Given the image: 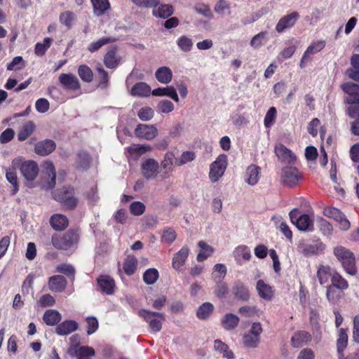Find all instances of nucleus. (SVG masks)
Returning <instances> with one entry per match:
<instances>
[{"mask_svg": "<svg viewBox=\"0 0 359 359\" xmlns=\"http://www.w3.org/2000/svg\"><path fill=\"white\" fill-rule=\"evenodd\" d=\"M341 87L346 94L344 102L350 104L346 109L348 115L352 118L359 117V85L347 82L343 83Z\"/></svg>", "mask_w": 359, "mask_h": 359, "instance_id": "nucleus-1", "label": "nucleus"}, {"mask_svg": "<svg viewBox=\"0 0 359 359\" xmlns=\"http://www.w3.org/2000/svg\"><path fill=\"white\" fill-rule=\"evenodd\" d=\"M334 254L341 263L347 273L352 276L356 273L355 257L350 250L344 247L338 246L334 248Z\"/></svg>", "mask_w": 359, "mask_h": 359, "instance_id": "nucleus-2", "label": "nucleus"}, {"mask_svg": "<svg viewBox=\"0 0 359 359\" xmlns=\"http://www.w3.org/2000/svg\"><path fill=\"white\" fill-rule=\"evenodd\" d=\"M13 165L19 166V169L24 178L29 182L34 180L39 174V166L34 161H24L22 157L13 159Z\"/></svg>", "mask_w": 359, "mask_h": 359, "instance_id": "nucleus-3", "label": "nucleus"}, {"mask_svg": "<svg viewBox=\"0 0 359 359\" xmlns=\"http://www.w3.org/2000/svg\"><path fill=\"white\" fill-rule=\"evenodd\" d=\"M290 218L297 228L303 231L312 232L314 231V222L308 215H300L299 210L293 209L290 211Z\"/></svg>", "mask_w": 359, "mask_h": 359, "instance_id": "nucleus-4", "label": "nucleus"}, {"mask_svg": "<svg viewBox=\"0 0 359 359\" xmlns=\"http://www.w3.org/2000/svg\"><path fill=\"white\" fill-rule=\"evenodd\" d=\"M228 165L226 154H220L210 166L209 178L212 182H217L224 174Z\"/></svg>", "mask_w": 359, "mask_h": 359, "instance_id": "nucleus-5", "label": "nucleus"}, {"mask_svg": "<svg viewBox=\"0 0 359 359\" xmlns=\"http://www.w3.org/2000/svg\"><path fill=\"white\" fill-rule=\"evenodd\" d=\"M139 314L149 324L154 332H159L162 328V323L165 320L163 313L154 312L148 310H140Z\"/></svg>", "mask_w": 359, "mask_h": 359, "instance_id": "nucleus-6", "label": "nucleus"}, {"mask_svg": "<svg viewBox=\"0 0 359 359\" xmlns=\"http://www.w3.org/2000/svg\"><path fill=\"white\" fill-rule=\"evenodd\" d=\"M78 238L79 236L76 232L69 231L62 236L53 235L52 236V243L57 249L69 250L77 243Z\"/></svg>", "mask_w": 359, "mask_h": 359, "instance_id": "nucleus-7", "label": "nucleus"}, {"mask_svg": "<svg viewBox=\"0 0 359 359\" xmlns=\"http://www.w3.org/2000/svg\"><path fill=\"white\" fill-rule=\"evenodd\" d=\"M141 173L147 180H154L161 173L159 163L154 158L144 160L141 165Z\"/></svg>", "mask_w": 359, "mask_h": 359, "instance_id": "nucleus-8", "label": "nucleus"}, {"mask_svg": "<svg viewBox=\"0 0 359 359\" xmlns=\"http://www.w3.org/2000/svg\"><path fill=\"white\" fill-rule=\"evenodd\" d=\"M262 327L259 323H252L250 329L243 337V344L248 348H256L260 341Z\"/></svg>", "mask_w": 359, "mask_h": 359, "instance_id": "nucleus-9", "label": "nucleus"}, {"mask_svg": "<svg viewBox=\"0 0 359 359\" xmlns=\"http://www.w3.org/2000/svg\"><path fill=\"white\" fill-rule=\"evenodd\" d=\"M301 178L298 170L292 166H287L282 169L280 173V182L282 184L292 187L296 185Z\"/></svg>", "mask_w": 359, "mask_h": 359, "instance_id": "nucleus-10", "label": "nucleus"}, {"mask_svg": "<svg viewBox=\"0 0 359 359\" xmlns=\"http://www.w3.org/2000/svg\"><path fill=\"white\" fill-rule=\"evenodd\" d=\"M299 18V15L296 11L283 15L278 21L275 27L276 31L281 34L287 29L293 27Z\"/></svg>", "mask_w": 359, "mask_h": 359, "instance_id": "nucleus-11", "label": "nucleus"}, {"mask_svg": "<svg viewBox=\"0 0 359 359\" xmlns=\"http://www.w3.org/2000/svg\"><path fill=\"white\" fill-rule=\"evenodd\" d=\"M54 198L69 209L74 208L78 203L77 199L74 197V190L72 188L62 189L58 194H55Z\"/></svg>", "mask_w": 359, "mask_h": 359, "instance_id": "nucleus-12", "label": "nucleus"}, {"mask_svg": "<svg viewBox=\"0 0 359 359\" xmlns=\"http://www.w3.org/2000/svg\"><path fill=\"white\" fill-rule=\"evenodd\" d=\"M136 137L147 140H151L158 135V129L154 125L138 124L135 130Z\"/></svg>", "mask_w": 359, "mask_h": 359, "instance_id": "nucleus-13", "label": "nucleus"}, {"mask_svg": "<svg viewBox=\"0 0 359 359\" xmlns=\"http://www.w3.org/2000/svg\"><path fill=\"white\" fill-rule=\"evenodd\" d=\"M68 353L71 356H75L77 358H84L93 356L95 352L92 347L79 346L76 344H72L68 350Z\"/></svg>", "mask_w": 359, "mask_h": 359, "instance_id": "nucleus-14", "label": "nucleus"}, {"mask_svg": "<svg viewBox=\"0 0 359 359\" xmlns=\"http://www.w3.org/2000/svg\"><path fill=\"white\" fill-rule=\"evenodd\" d=\"M43 168L48 175V180L43 184V188L46 190H50L55 187V169L52 162L46 161L43 164Z\"/></svg>", "mask_w": 359, "mask_h": 359, "instance_id": "nucleus-15", "label": "nucleus"}, {"mask_svg": "<svg viewBox=\"0 0 359 359\" xmlns=\"http://www.w3.org/2000/svg\"><path fill=\"white\" fill-rule=\"evenodd\" d=\"M58 79L60 83L67 89L76 90L81 87L79 79L72 74H61Z\"/></svg>", "mask_w": 359, "mask_h": 359, "instance_id": "nucleus-16", "label": "nucleus"}, {"mask_svg": "<svg viewBox=\"0 0 359 359\" xmlns=\"http://www.w3.org/2000/svg\"><path fill=\"white\" fill-rule=\"evenodd\" d=\"M261 169L259 166L252 164L249 165L244 174V180L250 186L256 185L259 180Z\"/></svg>", "mask_w": 359, "mask_h": 359, "instance_id": "nucleus-17", "label": "nucleus"}, {"mask_svg": "<svg viewBox=\"0 0 359 359\" xmlns=\"http://www.w3.org/2000/svg\"><path fill=\"white\" fill-rule=\"evenodd\" d=\"M275 152L278 158L284 163H293L296 161L295 155L283 144L276 145Z\"/></svg>", "mask_w": 359, "mask_h": 359, "instance_id": "nucleus-18", "label": "nucleus"}, {"mask_svg": "<svg viewBox=\"0 0 359 359\" xmlns=\"http://www.w3.org/2000/svg\"><path fill=\"white\" fill-rule=\"evenodd\" d=\"M175 156L172 153H166L164 159L161 161V165L163 170L159 175V180H164L169 177L170 172H172V165Z\"/></svg>", "mask_w": 359, "mask_h": 359, "instance_id": "nucleus-19", "label": "nucleus"}, {"mask_svg": "<svg viewBox=\"0 0 359 359\" xmlns=\"http://www.w3.org/2000/svg\"><path fill=\"white\" fill-rule=\"evenodd\" d=\"M78 329V323L73 320H65L55 327V333L60 336L71 334Z\"/></svg>", "mask_w": 359, "mask_h": 359, "instance_id": "nucleus-20", "label": "nucleus"}, {"mask_svg": "<svg viewBox=\"0 0 359 359\" xmlns=\"http://www.w3.org/2000/svg\"><path fill=\"white\" fill-rule=\"evenodd\" d=\"M66 278L60 275L53 276L49 278L48 285L50 291L54 292H60L63 291L66 287Z\"/></svg>", "mask_w": 359, "mask_h": 359, "instance_id": "nucleus-21", "label": "nucleus"}, {"mask_svg": "<svg viewBox=\"0 0 359 359\" xmlns=\"http://www.w3.org/2000/svg\"><path fill=\"white\" fill-rule=\"evenodd\" d=\"M189 254V250L188 248H182L181 250L173 256L172 262V267L177 271L181 270L186 262Z\"/></svg>", "mask_w": 359, "mask_h": 359, "instance_id": "nucleus-22", "label": "nucleus"}, {"mask_svg": "<svg viewBox=\"0 0 359 359\" xmlns=\"http://www.w3.org/2000/svg\"><path fill=\"white\" fill-rule=\"evenodd\" d=\"M55 143L50 140H45L38 142L34 148L36 154L40 156H46L53 152L55 149Z\"/></svg>", "mask_w": 359, "mask_h": 359, "instance_id": "nucleus-23", "label": "nucleus"}, {"mask_svg": "<svg viewBox=\"0 0 359 359\" xmlns=\"http://www.w3.org/2000/svg\"><path fill=\"white\" fill-rule=\"evenodd\" d=\"M239 318L231 313L225 314L221 319L222 327L226 331H231L236 329L239 323Z\"/></svg>", "mask_w": 359, "mask_h": 359, "instance_id": "nucleus-24", "label": "nucleus"}, {"mask_svg": "<svg viewBox=\"0 0 359 359\" xmlns=\"http://www.w3.org/2000/svg\"><path fill=\"white\" fill-rule=\"evenodd\" d=\"M311 340V334L303 330L294 333L291 339V344L293 347L298 348L304 344H306Z\"/></svg>", "mask_w": 359, "mask_h": 359, "instance_id": "nucleus-25", "label": "nucleus"}, {"mask_svg": "<svg viewBox=\"0 0 359 359\" xmlns=\"http://www.w3.org/2000/svg\"><path fill=\"white\" fill-rule=\"evenodd\" d=\"M235 260L238 264L248 262L251 257L250 249L245 245L238 246L233 252Z\"/></svg>", "mask_w": 359, "mask_h": 359, "instance_id": "nucleus-26", "label": "nucleus"}, {"mask_svg": "<svg viewBox=\"0 0 359 359\" xmlns=\"http://www.w3.org/2000/svg\"><path fill=\"white\" fill-rule=\"evenodd\" d=\"M256 290L259 296L265 300H271L273 296L272 287L262 280L257 281Z\"/></svg>", "mask_w": 359, "mask_h": 359, "instance_id": "nucleus-27", "label": "nucleus"}, {"mask_svg": "<svg viewBox=\"0 0 359 359\" xmlns=\"http://www.w3.org/2000/svg\"><path fill=\"white\" fill-rule=\"evenodd\" d=\"M154 96H168L175 102H179V97L175 88L172 86H168L165 88H158L152 90Z\"/></svg>", "mask_w": 359, "mask_h": 359, "instance_id": "nucleus-28", "label": "nucleus"}, {"mask_svg": "<svg viewBox=\"0 0 359 359\" xmlns=\"http://www.w3.org/2000/svg\"><path fill=\"white\" fill-rule=\"evenodd\" d=\"M35 128L36 126L32 121L25 122L19 129L18 140L19 141H25L34 133Z\"/></svg>", "mask_w": 359, "mask_h": 359, "instance_id": "nucleus-29", "label": "nucleus"}, {"mask_svg": "<svg viewBox=\"0 0 359 359\" xmlns=\"http://www.w3.org/2000/svg\"><path fill=\"white\" fill-rule=\"evenodd\" d=\"M19 169V166L13 165V160L12 161L11 165L6 172V180L13 185V194H15L18 191V184L16 170Z\"/></svg>", "mask_w": 359, "mask_h": 359, "instance_id": "nucleus-30", "label": "nucleus"}, {"mask_svg": "<svg viewBox=\"0 0 359 359\" xmlns=\"http://www.w3.org/2000/svg\"><path fill=\"white\" fill-rule=\"evenodd\" d=\"M97 283L100 290L103 292L107 294L113 293L115 283L114 280L111 277L108 276H102L97 279Z\"/></svg>", "mask_w": 359, "mask_h": 359, "instance_id": "nucleus-31", "label": "nucleus"}, {"mask_svg": "<svg viewBox=\"0 0 359 359\" xmlns=\"http://www.w3.org/2000/svg\"><path fill=\"white\" fill-rule=\"evenodd\" d=\"M157 81L163 84L169 83L172 79V72L168 67H161L155 72Z\"/></svg>", "mask_w": 359, "mask_h": 359, "instance_id": "nucleus-32", "label": "nucleus"}, {"mask_svg": "<svg viewBox=\"0 0 359 359\" xmlns=\"http://www.w3.org/2000/svg\"><path fill=\"white\" fill-rule=\"evenodd\" d=\"M68 219L66 216L61 214L53 215L50 219V224L56 231H62L68 226Z\"/></svg>", "mask_w": 359, "mask_h": 359, "instance_id": "nucleus-33", "label": "nucleus"}, {"mask_svg": "<svg viewBox=\"0 0 359 359\" xmlns=\"http://www.w3.org/2000/svg\"><path fill=\"white\" fill-rule=\"evenodd\" d=\"M62 319V315L55 309H48L45 311L43 316L44 323L49 326L57 325Z\"/></svg>", "mask_w": 359, "mask_h": 359, "instance_id": "nucleus-34", "label": "nucleus"}, {"mask_svg": "<svg viewBox=\"0 0 359 359\" xmlns=\"http://www.w3.org/2000/svg\"><path fill=\"white\" fill-rule=\"evenodd\" d=\"M151 93L150 86L144 82H139L133 86L130 90L133 96L147 97Z\"/></svg>", "mask_w": 359, "mask_h": 359, "instance_id": "nucleus-35", "label": "nucleus"}, {"mask_svg": "<svg viewBox=\"0 0 359 359\" xmlns=\"http://www.w3.org/2000/svg\"><path fill=\"white\" fill-rule=\"evenodd\" d=\"M333 271L329 266L320 265L317 271V278L320 285L326 284L332 278Z\"/></svg>", "mask_w": 359, "mask_h": 359, "instance_id": "nucleus-36", "label": "nucleus"}, {"mask_svg": "<svg viewBox=\"0 0 359 359\" xmlns=\"http://www.w3.org/2000/svg\"><path fill=\"white\" fill-rule=\"evenodd\" d=\"M120 62V57L116 54L115 48H112L106 53L104 59V63L107 68H115Z\"/></svg>", "mask_w": 359, "mask_h": 359, "instance_id": "nucleus-37", "label": "nucleus"}, {"mask_svg": "<svg viewBox=\"0 0 359 359\" xmlns=\"http://www.w3.org/2000/svg\"><path fill=\"white\" fill-rule=\"evenodd\" d=\"M347 329L340 328L338 331V338L337 340V351L339 354V358L342 356V353L346 348L348 344V334Z\"/></svg>", "mask_w": 359, "mask_h": 359, "instance_id": "nucleus-38", "label": "nucleus"}, {"mask_svg": "<svg viewBox=\"0 0 359 359\" xmlns=\"http://www.w3.org/2000/svg\"><path fill=\"white\" fill-rule=\"evenodd\" d=\"M90 1L93 5V13L97 16L102 15L110 8L109 0H90Z\"/></svg>", "mask_w": 359, "mask_h": 359, "instance_id": "nucleus-39", "label": "nucleus"}, {"mask_svg": "<svg viewBox=\"0 0 359 359\" xmlns=\"http://www.w3.org/2000/svg\"><path fill=\"white\" fill-rule=\"evenodd\" d=\"M214 349L222 354L223 357H225L227 359L234 358L233 353L229 349V346L226 344L219 339L214 341Z\"/></svg>", "mask_w": 359, "mask_h": 359, "instance_id": "nucleus-40", "label": "nucleus"}, {"mask_svg": "<svg viewBox=\"0 0 359 359\" xmlns=\"http://www.w3.org/2000/svg\"><path fill=\"white\" fill-rule=\"evenodd\" d=\"M198 245L201 248V251L198 254L196 258L198 262H203L208 257L211 256L214 252V249L203 241H199Z\"/></svg>", "mask_w": 359, "mask_h": 359, "instance_id": "nucleus-41", "label": "nucleus"}, {"mask_svg": "<svg viewBox=\"0 0 359 359\" xmlns=\"http://www.w3.org/2000/svg\"><path fill=\"white\" fill-rule=\"evenodd\" d=\"M152 13L156 17L165 19L173 13V8L169 4H162L157 9L153 10Z\"/></svg>", "mask_w": 359, "mask_h": 359, "instance_id": "nucleus-42", "label": "nucleus"}, {"mask_svg": "<svg viewBox=\"0 0 359 359\" xmlns=\"http://www.w3.org/2000/svg\"><path fill=\"white\" fill-rule=\"evenodd\" d=\"M214 306L210 302L203 303L197 310L196 316L199 319H207L213 312Z\"/></svg>", "mask_w": 359, "mask_h": 359, "instance_id": "nucleus-43", "label": "nucleus"}, {"mask_svg": "<svg viewBox=\"0 0 359 359\" xmlns=\"http://www.w3.org/2000/svg\"><path fill=\"white\" fill-rule=\"evenodd\" d=\"M351 61L353 68L348 70V76L359 81V55H353Z\"/></svg>", "mask_w": 359, "mask_h": 359, "instance_id": "nucleus-44", "label": "nucleus"}, {"mask_svg": "<svg viewBox=\"0 0 359 359\" xmlns=\"http://www.w3.org/2000/svg\"><path fill=\"white\" fill-rule=\"evenodd\" d=\"M332 284L335 287L339 288L340 290H346L348 287V282L337 271H333L332 278Z\"/></svg>", "mask_w": 359, "mask_h": 359, "instance_id": "nucleus-45", "label": "nucleus"}, {"mask_svg": "<svg viewBox=\"0 0 359 359\" xmlns=\"http://www.w3.org/2000/svg\"><path fill=\"white\" fill-rule=\"evenodd\" d=\"M127 149L130 155L134 156L135 158H138L143 154L151 151V147L149 145H147V144H142V145L137 144V145H133V146L129 147Z\"/></svg>", "mask_w": 359, "mask_h": 359, "instance_id": "nucleus-46", "label": "nucleus"}, {"mask_svg": "<svg viewBox=\"0 0 359 359\" xmlns=\"http://www.w3.org/2000/svg\"><path fill=\"white\" fill-rule=\"evenodd\" d=\"M137 266V258L134 256H128L123 264L124 271L127 275H132L135 273Z\"/></svg>", "mask_w": 359, "mask_h": 359, "instance_id": "nucleus-47", "label": "nucleus"}, {"mask_svg": "<svg viewBox=\"0 0 359 359\" xmlns=\"http://www.w3.org/2000/svg\"><path fill=\"white\" fill-rule=\"evenodd\" d=\"M319 247L317 245L301 243L298 246V250L306 256L316 255L319 252Z\"/></svg>", "mask_w": 359, "mask_h": 359, "instance_id": "nucleus-48", "label": "nucleus"}, {"mask_svg": "<svg viewBox=\"0 0 359 359\" xmlns=\"http://www.w3.org/2000/svg\"><path fill=\"white\" fill-rule=\"evenodd\" d=\"M78 74L82 81L90 83L93 79V74L89 67L86 65H82L79 67Z\"/></svg>", "mask_w": 359, "mask_h": 359, "instance_id": "nucleus-49", "label": "nucleus"}, {"mask_svg": "<svg viewBox=\"0 0 359 359\" xmlns=\"http://www.w3.org/2000/svg\"><path fill=\"white\" fill-rule=\"evenodd\" d=\"M158 276L159 274L158 270L154 268H151L146 270L144 273L143 280L146 284L153 285L157 281Z\"/></svg>", "mask_w": 359, "mask_h": 359, "instance_id": "nucleus-50", "label": "nucleus"}, {"mask_svg": "<svg viewBox=\"0 0 359 359\" xmlns=\"http://www.w3.org/2000/svg\"><path fill=\"white\" fill-rule=\"evenodd\" d=\"M334 285H328L326 287V297L330 302L335 303L341 297V292Z\"/></svg>", "mask_w": 359, "mask_h": 359, "instance_id": "nucleus-51", "label": "nucleus"}, {"mask_svg": "<svg viewBox=\"0 0 359 359\" xmlns=\"http://www.w3.org/2000/svg\"><path fill=\"white\" fill-rule=\"evenodd\" d=\"M52 41V39L46 37L43 39L42 43H37L35 46V54L38 56L43 55L46 50L50 48Z\"/></svg>", "mask_w": 359, "mask_h": 359, "instance_id": "nucleus-52", "label": "nucleus"}, {"mask_svg": "<svg viewBox=\"0 0 359 359\" xmlns=\"http://www.w3.org/2000/svg\"><path fill=\"white\" fill-rule=\"evenodd\" d=\"M318 227L320 231L323 234V236L327 237H330L333 232V226L327 220L323 218H320L318 221Z\"/></svg>", "mask_w": 359, "mask_h": 359, "instance_id": "nucleus-53", "label": "nucleus"}, {"mask_svg": "<svg viewBox=\"0 0 359 359\" xmlns=\"http://www.w3.org/2000/svg\"><path fill=\"white\" fill-rule=\"evenodd\" d=\"M75 15L73 12L66 11L60 15V22L68 28L72 26L73 22L75 20Z\"/></svg>", "mask_w": 359, "mask_h": 359, "instance_id": "nucleus-54", "label": "nucleus"}, {"mask_svg": "<svg viewBox=\"0 0 359 359\" xmlns=\"http://www.w3.org/2000/svg\"><path fill=\"white\" fill-rule=\"evenodd\" d=\"M114 41V39L111 37H102L97 41L91 43L88 49L90 52L93 53L100 49L104 45L113 42Z\"/></svg>", "mask_w": 359, "mask_h": 359, "instance_id": "nucleus-55", "label": "nucleus"}, {"mask_svg": "<svg viewBox=\"0 0 359 359\" xmlns=\"http://www.w3.org/2000/svg\"><path fill=\"white\" fill-rule=\"evenodd\" d=\"M234 294L239 299L247 300L249 298V292L248 288L243 283H238L233 287Z\"/></svg>", "mask_w": 359, "mask_h": 359, "instance_id": "nucleus-56", "label": "nucleus"}, {"mask_svg": "<svg viewBox=\"0 0 359 359\" xmlns=\"http://www.w3.org/2000/svg\"><path fill=\"white\" fill-rule=\"evenodd\" d=\"M177 44L182 50L189 52L192 48L193 41L187 36H182L177 39Z\"/></svg>", "mask_w": 359, "mask_h": 359, "instance_id": "nucleus-57", "label": "nucleus"}, {"mask_svg": "<svg viewBox=\"0 0 359 359\" xmlns=\"http://www.w3.org/2000/svg\"><path fill=\"white\" fill-rule=\"evenodd\" d=\"M268 36L267 32H261L254 36L250 41V45L255 48H259L263 44L264 41L266 39Z\"/></svg>", "mask_w": 359, "mask_h": 359, "instance_id": "nucleus-58", "label": "nucleus"}, {"mask_svg": "<svg viewBox=\"0 0 359 359\" xmlns=\"http://www.w3.org/2000/svg\"><path fill=\"white\" fill-rule=\"evenodd\" d=\"M130 212L135 216L142 215L146 209L144 204L140 201H134L130 205Z\"/></svg>", "mask_w": 359, "mask_h": 359, "instance_id": "nucleus-59", "label": "nucleus"}, {"mask_svg": "<svg viewBox=\"0 0 359 359\" xmlns=\"http://www.w3.org/2000/svg\"><path fill=\"white\" fill-rule=\"evenodd\" d=\"M334 220L338 223L339 229L342 231H347L351 227L350 222L341 211Z\"/></svg>", "mask_w": 359, "mask_h": 359, "instance_id": "nucleus-60", "label": "nucleus"}, {"mask_svg": "<svg viewBox=\"0 0 359 359\" xmlns=\"http://www.w3.org/2000/svg\"><path fill=\"white\" fill-rule=\"evenodd\" d=\"M334 220L338 223L339 229L342 231H347L351 227L350 222L341 211Z\"/></svg>", "mask_w": 359, "mask_h": 359, "instance_id": "nucleus-61", "label": "nucleus"}, {"mask_svg": "<svg viewBox=\"0 0 359 359\" xmlns=\"http://www.w3.org/2000/svg\"><path fill=\"white\" fill-rule=\"evenodd\" d=\"M334 220L338 223L339 229L342 231H347L351 227L350 222L341 211Z\"/></svg>", "mask_w": 359, "mask_h": 359, "instance_id": "nucleus-62", "label": "nucleus"}, {"mask_svg": "<svg viewBox=\"0 0 359 359\" xmlns=\"http://www.w3.org/2000/svg\"><path fill=\"white\" fill-rule=\"evenodd\" d=\"M195 157L196 155L194 152L187 151L183 152L179 158L176 159V163L178 164V165H182L194 161Z\"/></svg>", "mask_w": 359, "mask_h": 359, "instance_id": "nucleus-63", "label": "nucleus"}, {"mask_svg": "<svg viewBox=\"0 0 359 359\" xmlns=\"http://www.w3.org/2000/svg\"><path fill=\"white\" fill-rule=\"evenodd\" d=\"M25 67L24 60L22 57L16 56L7 65V69L10 71H16Z\"/></svg>", "mask_w": 359, "mask_h": 359, "instance_id": "nucleus-64", "label": "nucleus"}]
</instances>
